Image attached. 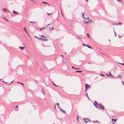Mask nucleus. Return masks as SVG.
<instances>
[{
    "label": "nucleus",
    "mask_w": 124,
    "mask_h": 124,
    "mask_svg": "<svg viewBox=\"0 0 124 124\" xmlns=\"http://www.w3.org/2000/svg\"><path fill=\"white\" fill-rule=\"evenodd\" d=\"M98 106L99 108L101 109H102V110H104V107L103 106H102L101 104L99 103L98 104Z\"/></svg>",
    "instance_id": "nucleus-1"
},
{
    "label": "nucleus",
    "mask_w": 124,
    "mask_h": 124,
    "mask_svg": "<svg viewBox=\"0 0 124 124\" xmlns=\"http://www.w3.org/2000/svg\"><path fill=\"white\" fill-rule=\"evenodd\" d=\"M56 104H57V105L58 106V108L61 111H62V112H63V113H66V112L64 110H63L60 107V106H59V103H57Z\"/></svg>",
    "instance_id": "nucleus-2"
},
{
    "label": "nucleus",
    "mask_w": 124,
    "mask_h": 124,
    "mask_svg": "<svg viewBox=\"0 0 124 124\" xmlns=\"http://www.w3.org/2000/svg\"><path fill=\"white\" fill-rule=\"evenodd\" d=\"M82 17L84 19H87L88 18V16L86 15H85L84 13H83L82 15Z\"/></svg>",
    "instance_id": "nucleus-3"
},
{
    "label": "nucleus",
    "mask_w": 124,
    "mask_h": 124,
    "mask_svg": "<svg viewBox=\"0 0 124 124\" xmlns=\"http://www.w3.org/2000/svg\"><path fill=\"white\" fill-rule=\"evenodd\" d=\"M40 40L43 41H46L48 40V39L42 38L40 37Z\"/></svg>",
    "instance_id": "nucleus-4"
},
{
    "label": "nucleus",
    "mask_w": 124,
    "mask_h": 124,
    "mask_svg": "<svg viewBox=\"0 0 124 124\" xmlns=\"http://www.w3.org/2000/svg\"><path fill=\"white\" fill-rule=\"evenodd\" d=\"M85 89H88L89 88V87L90 86L89 85L87 84H85Z\"/></svg>",
    "instance_id": "nucleus-5"
},
{
    "label": "nucleus",
    "mask_w": 124,
    "mask_h": 124,
    "mask_svg": "<svg viewBox=\"0 0 124 124\" xmlns=\"http://www.w3.org/2000/svg\"><path fill=\"white\" fill-rule=\"evenodd\" d=\"M84 120H86L88 122H90V120L89 119L87 118H84Z\"/></svg>",
    "instance_id": "nucleus-6"
},
{
    "label": "nucleus",
    "mask_w": 124,
    "mask_h": 124,
    "mask_svg": "<svg viewBox=\"0 0 124 124\" xmlns=\"http://www.w3.org/2000/svg\"><path fill=\"white\" fill-rule=\"evenodd\" d=\"M89 21H86V20H84L83 21V23H85V24L88 23H89Z\"/></svg>",
    "instance_id": "nucleus-7"
},
{
    "label": "nucleus",
    "mask_w": 124,
    "mask_h": 124,
    "mask_svg": "<svg viewBox=\"0 0 124 124\" xmlns=\"http://www.w3.org/2000/svg\"><path fill=\"white\" fill-rule=\"evenodd\" d=\"M109 75V76H110L112 77H113V78H114V77L113 76V75H112L111 74V73L110 72H109L108 73Z\"/></svg>",
    "instance_id": "nucleus-8"
},
{
    "label": "nucleus",
    "mask_w": 124,
    "mask_h": 124,
    "mask_svg": "<svg viewBox=\"0 0 124 124\" xmlns=\"http://www.w3.org/2000/svg\"><path fill=\"white\" fill-rule=\"evenodd\" d=\"M13 13L16 15H17L18 14V13L17 12L14 11V10H13Z\"/></svg>",
    "instance_id": "nucleus-9"
},
{
    "label": "nucleus",
    "mask_w": 124,
    "mask_h": 124,
    "mask_svg": "<svg viewBox=\"0 0 124 124\" xmlns=\"http://www.w3.org/2000/svg\"><path fill=\"white\" fill-rule=\"evenodd\" d=\"M93 104L94 105L95 107L96 108H97L98 109H99V108H98V106L97 105V104H96L93 103Z\"/></svg>",
    "instance_id": "nucleus-10"
},
{
    "label": "nucleus",
    "mask_w": 124,
    "mask_h": 124,
    "mask_svg": "<svg viewBox=\"0 0 124 124\" xmlns=\"http://www.w3.org/2000/svg\"><path fill=\"white\" fill-rule=\"evenodd\" d=\"M2 10L3 11L5 12H6L7 11V9L5 8H3Z\"/></svg>",
    "instance_id": "nucleus-11"
},
{
    "label": "nucleus",
    "mask_w": 124,
    "mask_h": 124,
    "mask_svg": "<svg viewBox=\"0 0 124 124\" xmlns=\"http://www.w3.org/2000/svg\"><path fill=\"white\" fill-rule=\"evenodd\" d=\"M23 30H24V31H25L26 32V33L27 34H28V32L26 30V29L24 28H23Z\"/></svg>",
    "instance_id": "nucleus-12"
},
{
    "label": "nucleus",
    "mask_w": 124,
    "mask_h": 124,
    "mask_svg": "<svg viewBox=\"0 0 124 124\" xmlns=\"http://www.w3.org/2000/svg\"><path fill=\"white\" fill-rule=\"evenodd\" d=\"M34 37L35 38H36L37 39H39L40 40V38H39V37H37L35 36H34Z\"/></svg>",
    "instance_id": "nucleus-13"
},
{
    "label": "nucleus",
    "mask_w": 124,
    "mask_h": 124,
    "mask_svg": "<svg viewBox=\"0 0 124 124\" xmlns=\"http://www.w3.org/2000/svg\"><path fill=\"white\" fill-rule=\"evenodd\" d=\"M88 48H90L91 49H92V47H91L90 46H89L88 45H87V46H86Z\"/></svg>",
    "instance_id": "nucleus-14"
},
{
    "label": "nucleus",
    "mask_w": 124,
    "mask_h": 124,
    "mask_svg": "<svg viewBox=\"0 0 124 124\" xmlns=\"http://www.w3.org/2000/svg\"><path fill=\"white\" fill-rule=\"evenodd\" d=\"M82 70H81V71H78V70H76V72H79V73H81V72H82Z\"/></svg>",
    "instance_id": "nucleus-15"
},
{
    "label": "nucleus",
    "mask_w": 124,
    "mask_h": 124,
    "mask_svg": "<svg viewBox=\"0 0 124 124\" xmlns=\"http://www.w3.org/2000/svg\"><path fill=\"white\" fill-rule=\"evenodd\" d=\"M42 3H45V4H48V5H49H49L48 3L47 2H44V1H43V2H42Z\"/></svg>",
    "instance_id": "nucleus-16"
},
{
    "label": "nucleus",
    "mask_w": 124,
    "mask_h": 124,
    "mask_svg": "<svg viewBox=\"0 0 124 124\" xmlns=\"http://www.w3.org/2000/svg\"><path fill=\"white\" fill-rule=\"evenodd\" d=\"M19 48L20 49H22L23 50H24V47H23V46L21 47H20L19 46Z\"/></svg>",
    "instance_id": "nucleus-17"
},
{
    "label": "nucleus",
    "mask_w": 124,
    "mask_h": 124,
    "mask_svg": "<svg viewBox=\"0 0 124 124\" xmlns=\"http://www.w3.org/2000/svg\"><path fill=\"white\" fill-rule=\"evenodd\" d=\"M49 29L50 30H54V28L53 27L52 28L50 27L49 28Z\"/></svg>",
    "instance_id": "nucleus-18"
},
{
    "label": "nucleus",
    "mask_w": 124,
    "mask_h": 124,
    "mask_svg": "<svg viewBox=\"0 0 124 124\" xmlns=\"http://www.w3.org/2000/svg\"><path fill=\"white\" fill-rule=\"evenodd\" d=\"M121 77H122V76L121 75H120L119 74L118 75V76H117L116 77H119V78H121Z\"/></svg>",
    "instance_id": "nucleus-19"
},
{
    "label": "nucleus",
    "mask_w": 124,
    "mask_h": 124,
    "mask_svg": "<svg viewBox=\"0 0 124 124\" xmlns=\"http://www.w3.org/2000/svg\"><path fill=\"white\" fill-rule=\"evenodd\" d=\"M50 24V23H49L47 25L46 27H44L43 28V29H45Z\"/></svg>",
    "instance_id": "nucleus-20"
},
{
    "label": "nucleus",
    "mask_w": 124,
    "mask_h": 124,
    "mask_svg": "<svg viewBox=\"0 0 124 124\" xmlns=\"http://www.w3.org/2000/svg\"><path fill=\"white\" fill-rule=\"evenodd\" d=\"M52 84H53V85L55 86H56V87H58V86L57 85H55V84L54 83H52Z\"/></svg>",
    "instance_id": "nucleus-21"
},
{
    "label": "nucleus",
    "mask_w": 124,
    "mask_h": 124,
    "mask_svg": "<svg viewBox=\"0 0 124 124\" xmlns=\"http://www.w3.org/2000/svg\"><path fill=\"white\" fill-rule=\"evenodd\" d=\"M87 45H86V44H83V46H87Z\"/></svg>",
    "instance_id": "nucleus-22"
},
{
    "label": "nucleus",
    "mask_w": 124,
    "mask_h": 124,
    "mask_svg": "<svg viewBox=\"0 0 124 124\" xmlns=\"http://www.w3.org/2000/svg\"><path fill=\"white\" fill-rule=\"evenodd\" d=\"M86 35H87V37H88L89 38L90 37V36H89V34L88 33H87Z\"/></svg>",
    "instance_id": "nucleus-23"
},
{
    "label": "nucleus",
    "mask_w": 124,
    "mask_h": 124,
    "mask_svg": "<svg viewBox=\"0 0 124 124\" xmlns=\"http://www.w3.org/2000/svg\"><path fill=\"white\" fill-rule=\"evenodd\" d=\"M100 75H101L102 76H105V75L104 74H100Z\"/></svg>",
    "instance_id": "nucleus-24"
},
{
    "label": "nucleus",
    "mask_w": 124,
    "mask_h": 124,
    "mask_svg": "<svg viewBox=\"0 0 124 124\" xmlns=\"http://www.w3.org/2000/svg\"><path fill=\"white\" fill-rule=\"evenodd\" d=\"M114 33H115V37H116L117 35V34L115 32V31L114 32Z\"/></svg>",
    "instance_id": "nucleus-25"
},
{
    "label": "nucleus",
    "mask_w": 124,
    "mask_h": 124,
    "mask_svg": "<svg viewBox=\"0 0 124 124\" xmlns=\"http://www.w3.org/2000/svg\"><path fill=\"white\" fill-rule=\"evenodd\" d=\"M117 118H116V119H114V122H116V120H117Z\"/></svg>",
    "instance_id": "nucleus-26"
},
{
    "label": "nucleus",
    "mask_w": 124,
    "mask_h": 124,
    "mask_svg": "<svg viewBox=\"0 0 124 124\" xmlns=\"http://www.w3.org/2000/svg\"><path fill=\"white\" fill-rule=\"evenodd\" d=\"M119 2H122L121 0H117Z\"/></svg>",
    "instance_id": "nucleus-27"
},
{
    "label": "nucleus",
    "mask_w": 124,
    "mask_h": 124,
    "mask_svg": "<svg viewBox=\"0 0 124 124\" xmlns=\"http://www.w3.org/2000/svg\"><path fill=\"white\" fill-rule=\"evenodd\" d=\"M72 69H76V68H75L73 66H72Z\"/></svg>",
    "instance_id": "nucleus-28"
},
{
    "label": "nucleus",
    "mask_w": 124,
    "mask_h": 124,
    "mask_svg": "<svg viewBox=\"0 0 124 124\" xmlns=\"http://www.w3.org/2000/svg\"><path fill=\"white\" fill-rule=\"evenodd\" d=\"M118 37L119 38H121L122 36H123V35H122V36H119V35H118Z\"/></svg>",
    "instance_id": "nucleus-29"
},
{
    "label": "nucleus",
    "mask_w": 124,
    "mask_h": 124,
    "mask_svg": "<svg viewBox=\"0 0 124 124\" xmlns=\"http://www.w3.org/2000/svg\"><path fill=\"white\" fill-rule=\"evenodd\" d=\"M94 102L96 104L98 105V104L97 103V102L96 101H95Z\"/></svg>",
    "instance_id": "nucleus-30"
},
{
    "label": "nucleus",
    "mask_w": 124,
    "mask_h": 124,
    "mask_svg": "<svg viewBox=\"0 0 124 124\" xmlns=\"http://www.w3.org/2000/svg\"><path fill=\"white\" fill-rule=\"evenodd\" d=\"M86 96H87V97L89 99V98L88 96V95L87 93H86Z\"/></svg>",
    "instance_id": "nucleus-31"
},
{
    "label": "nucleus",
    "mask_w": 124,
    "mask_h": 124,
    "mask_svg": "<svg viewBox=\"0 0 124 124\" xmlns=\"http://www.w3.org/2000/svg\"><path fill=\"white\" fill-rule=\"evenodd\" d=\"M85 122L86 123H87L88 122V121H86V120H84Z\"/></svg>",
    "instance_id": "nucleus-32"
},
{
    "label": "nucleus",
    "mask_w": 124,
    "mask_h": 124,
    "mask_svg": "<svg viewBox=\"0 0 124 124\" xmlns=\"http://www.w3.org/2000/svg\"><path fill=\"white\" fill-rule=\"evenodd\" d=\"M30 22L31 23H35L34 22H32V21H31V22Z\"/></svg>",
    "instance_id": "nucleus-33"
},
{
    "label": "nucleus",
    "mask_w": 124,
    "mask_h": 124,
    "mask_svg": "<svg viewBox=\"0 0 124 124\" xmlns=\"http://www.w3.org/2000/svg\"><path fill=\"white\" fill-rule=\"evenodd\" d=\"M120 64H121L122 65H124V63H120Z\"/></svg>",
    "instance_id": "nucleus-34"
},
{
    "label": "nucleus",
    "mask_w": 124,
    "mask_h": 124,
    "mask_svg": "<svg viewBox=\"0 0 124 124\" xmlns=\"http://www.w3.org/2000/svg\"><path fill=\"white\" fill-rule=\"evenodd\" d=\"M118 23V25L121 24V23L120 22Z\"/></svg>",
    "instance_id": "nucleus-35"
},
{
    "label": "nucleus",
    "mask_w": 124,
    "mask_h": 124,
    "mask_svg": "<svg viewBox=\"0 0 124 124\" xmlns=\"http://www.w3.org/2000/svg\"><path fill=\"white\" fill-rule=\"evenodd\" d=\"M20 84H22L23 86H24V84L23 83H20Z\"/></svg>",
    "instance_id": "nucleus-36"
},
{
    "label": "nucleus",
    "mask_w": 124,
    "mask_h": 124,
    "mask_svg": "<svg viewBox=\"0 0 124 124\" xmlns=\"http://www.w3.org/2000/svg\"><path fill=\"white\" fill-rule=\"evenodd\" d=\"M47 14L48 15H49L50 14H51V13H50V14H49L48 13H47Z\"/></svg>",
    "instance_id": "nucleus-37"
},
{
    "label": "nucleus",
    "mask_w": 124,
    "mask_h": 124,
    "mask_svg": "<svg viewBox=\"0 0 124 124\" xmlns=\"http://www.w3.org/2000/svg\"><path fill=\"white\" fill-rule=\"evenodd\" d=\"M39 29H40V31H42V30H43V28H42V29H41V28H39Z\"/></svg>",
    "instance_id": "nucleus-38"
},
{
    "label": "nucleus",
    "mask_w": 124,
    "mask_h": 124,
    "mask_svg": "<svg viewBox=\"0 0 124 124\" xmlns=\"http://www.w3.org/2000/svg\"><path fill=\"white\" fill-rule=\"evenodd\" d=\"M44 35H41V37H44Z\"/></svg>",
    "instance_id": "nucleus-39"
},
{
    "label": "nucleus",
    "mask_w": 124,
    "mask_h": 124,
    "mask_svg": "<svg viewBox=\"0 0 124 124\" xmlns=\"http://www.w3.org/2000/svg\"><path fill=\"white\" fill-rule=\"evenodd\" d=\"M106 75H107V76H109V74H106Z\"/></svg>",
    "instance_id": "nucleus-40"
},
{
    "label": "nucleus",
    "mask_w": 124,
    "mask_h": 124,
    "mask_svg": "<svg viewBox=\"0 0 124 124\" xmlns=\"http://www.w3.org/2000/svg\"><path fill=\"white\" fill-rule=\"evenodd\" d=\"M78 116L77 117V120L78 121H79L78 120Z\"/></svg>",
    "instance_id": "nucleus-41"
},
{
    "label": "nucleus",
    "mask_w": 124,
    "mask_h": 124,
    "mask_svg": "<svg viewBox=\"0 0 124 124\" xmlns=\"http://www.w3.org/2000/svg\"><path fill=\"white\" fill-rule=\"evenodd\" d=\"M44 37L45 38H47V37L46 36H44Z\"/></svg>",
    "instance_id": "nucleus-42"
},
{
    "label": "nucleus",
    "mask_w": 124,
    "mask_h": 124,
    "mask_svg": "<svg viewBox=\"0 0 124 124\" xmlns=\"http://www.w3.org/2000/svg\"><path fill=\"white\" fill-rule=\"evenodd\" d=\"M122 83H123V85H124V83H123V82L122 81Z\"/></svg>",
    "instance_id": "nucleus-43"
},
{
    "label": "nucleus",
    "mask_w": 124,
    "mask_h": 124,
    "mask_svg": "<svg viewBox=\"0 0 124 124\" xmlns=\"http://www.w3.org/2000/svg\"><path fill=\"white\" fill-rule=\"evenodd\" d=\"M18 106H16V108H18Z\"/></svg>",
    "instance_id": "nucleus-44"
},
{
    "label": "nucleus",
    "mask_w": 124,
    "mask_h": 124,
    "mask_svg": "<svg viewBox=\"0 0 124 124\" xmlns=\"http://www.w3.org/2000/svg\"><path fill=\"white\" fill-rule=\"evenodd\" d=\"M76 69H78V70H79L80 69L79 68H76Z\"/></svg>",
    "instance_id": "nucleus-45"
},
{
    "label": "nucleus",
    "mask_w": 124,
    "mask_h": 124,
    "mask_svg": "<svg viewBox=\"0 0 124 124\" xmlns=\"http://www.w3.org/2000/svg\"><path fill=\"white\" fill-rule=\"evenodd\" d=\"M62 12V16H63V15L62 14V12Z\"/></svg>",
    "instance_id": "nucleus-46"
},
{
    "label": "nucleus",
    "mask_w": 124,
    "mask_h": 124,
    "mask_svg": "<svg viewBox=\"0 0 124 124\" xmlns=\"http://www.w3.org/2000/svg\"><path fill=\"white\" fill-rule=\"evenodd\" d=\"M14 81H12L10 83H12V82H13Z\"/></svg>",
    "instance_id": "nucleus-47"
},
{
    "label": "nucleus",
    "mask_w": 124,
    "mask_h": 124,
    "mask_svg": "<svg viewBox=\"0 0 124 124\" xmlns=\"http://www.w3.org/2000/svg\"><path fill=\"white\" fill-rule=\"evenodd\" d=\"M113 119H113H113H112V122H113Z\"/></svg>",
    "instance_id": "nucleus-48"
},
{
    "label": "nucleus",
    "mask_w": 124,
    "mask_h": 124,
    "mask_svg": "<svg viewBox=\"0 0 124 124\" xmlns=\"http://www.w3.org/2000/svg\"><path fill=\"white\" fill-rule=\"evenodd\" d=\"M42 93H43L44 94H44H45V92H43Z\"/></svg>",
    "instance_id": "nucleus-49"
},
{
    "label": "nucleus",
    "mask_w": 124,
    "mask_h": 124,
    "mask_svg": "<svg viewBox=\"0 0 124 124\" xmlns=\"http://www.w3.org/2000/svg\"><path fill=\"white\" fill-rule=\"evenodd\" d=\"M31 1H33V2L34 1V0H32Z\"/></svg>",
    "instance_id": "nucleus-50"
},
{
    "label": "nucleus",
    "mask_w": 124,
    "mask_h": 124,
    "mask_svg": "<svg viewBox=\"0 0 124 124\" xmlns=\"http://www.w3.org/2000/svg\"><path fill=\"white\" fill-rule=\"evenodd\" d=\"M86 0L87 2L88 1V0Z\"/></svg>",
    "instance_id": "nucleus-51"
},
{
    "label": "nucleus",
    "mask_w": 124,
    "mask_h": 124,
    "mask_svg": "<svg viewBox=\"0 0 124 124\" xmlns=\"http://www.w3.org/2000/svg\"><path fill=\"white\" fill-rule=\"evenodd\" d=\"M4 82L6 83H7V82Z\"/></svg>",
    "instance_id": "nucleus-52"
},
{
    "label": "nucleus",
    "mask_w": 124,
    "mask_h": 124,
    "mask_svg": "<svg viewBox=\"0 0 124 124\" xmlns=\"http://www.w3.org/2000/svg\"><path fill=\"white\" fill-rule=\"evenodd\" d=\"M87 91V90H86V89H85V92L86 91Z\"/></svg>",
    "instance_id": "nucleus-53"
},
{
    "label": "nucleus",
    "mask_w": 124,
    "mask_h": 124,
    "mask_svg": "<svg viewBox=\"0 0 124 124\" xmlns=\"http://www.w3.org/2000/svg\"><path fill=\"white\" fill-rule=\"evenodd\" d=\"M17 83H19V84H20V83H20V82H17Z\"/></svg>",
    "instance_id": "nucleus-54"
},
{
    "label": "nucleus",
    "mask_w": 124,
    "mask_h": 124,
    "mask_svg": "<svg viewBox=\"0 0 124 124\" xmlns=\"http://www.w3.org/2000/svg\"><path fill=\"white\" fill-rule=\"evenodd\" d=\"M81 61V60H79V61Z\"/></svg>",
    "instance_id": "nucleus-55"
},
{
    "label": "nucleus",
    "mask_w": 124,
    "mask_h": 124,
    "mask_svg": "<svg viewBox=\"0 0 124 124\" xmlns=\"http://www.w3.org/2000/svg\"><path fill=\"white\" fill-rule=\"evenodd\" d=\"M5 20H6V21H8V20H7V19L6 18Z\"/></svg>",
    "instance_id": "nucleus-56"
},
{
    "label": "nucleus",
    "mask_w": 124,
    "mask_h": 124,
    "mask_svg": "<svg viewBox=\"0 0 124 124\" xmlns=\"http://www.w3.org/2000/svg\"><path fill=\"white\" fill-rule=\"evenodd\" d=\"M61 56H62V57H63V55H61Z\"/></svg>",
    "instance_id": "nucleus-57"
},
{
    "label": "nucleus",
    "mask_w": 124,
    "mask_h": 124,
    "mask_svg": "<svg viewBox=\"0 0 124 124\" xmlns=\"http://www.w3.org/2000/svg\"><path fill=\"white\" fill-rule=\"evenodd\" d=\"M54 108H56V106H54Z\"/></svg>",
    "instance_id": "nucleus-58"
},
{
    "label": "nucleus",
    "mask_w": 124,
    "mask_h": 124,
    "mask_svg": "<svg viewBox=\"0 0 124 124\" xmlns=\"http://www.w3.org/2000/svg\"><path fill=\"white\" fill-rule=\"evenodd\" d=\"M78 38H79L80 39H81V38H80V37H78Z\"/></svg>",
    "instance_id": "nucleus-59"
},
{
    "label": "nucleus",
    "mask_w": 124,
    "mask_h": 124,
    "mask_svg": "<svg viewBox=\"0 0 124 124\" xmlns=\"http://www.w3.org/2000/svg\"><path fill=\"white\" fill-rule=\"evenodd\" d=\"M2 81L3 82H5L4 81H3V80Z\"/></svg>",
    "instance_id": "nucleus-60"
},
{
    "label": "nucleus",
    "mask_w": 124,
    "mask_h": 124,
    "mask_svg": "<svg viewBox=\"0 0 124 124\" xmlns=\"http://www.w3.org/2000/svg\"><path fill=\"white\" fill-rule=\"evenodd\" d=\"M112 124H115L114 123H112Z\"/></svg>",
    "instance_id": "nucleus-61"
},
{
    "label": "nucleus",
    "mask_w": 124,
    "mask_h": 124,
    "mask_svg": "<svg viewBox=\"0 0 124 124\" xmlns=\"http://www.w3.org/2000/svg\"><path fill=\"white\" fill-rule=\"evenodd\" d=\"M89 21H91V20H89Z\"/></svg>",
    "instance_id": "nucleus-62"
},
{
    "label": "nucleus",
    "mask_w": 124,
    "mask_h": 124,
    "mask_svg": "<svg viewBox=\"0 0 124 124\" xmlns=\"http://www.w3.org/2000/svg\"><path fill=\"white\" fill-rule=\"evenodd\" d=\"M35 82L37 83V81H35Z\"/></svg>",
    "instance_id": "nucleus-63"
},
{
    "label": "nucleus",
    "mask_w": 124,
    "mask_h": 124,
    "mask_svg": "<svg viewBox=\"0 0 124 124\" xmlns=\"http://www.w3.org/2000/svg\"><path fill=\"white\" fill-rule=\"evenodd\" d=\"M9 91H10V89L9 90Z\"/></svg>",
    "instance_id": "nucleus-64"
}]
</instances>
